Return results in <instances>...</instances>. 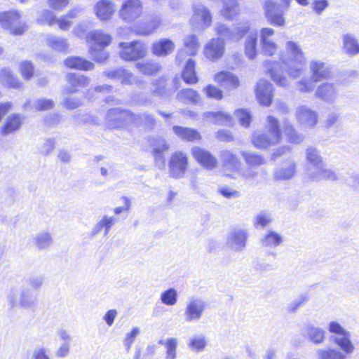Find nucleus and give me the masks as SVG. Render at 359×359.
Returning a JSON list of instances; mask_svg holds the SVG:
<instances>
[{"label":"nucleus","mask_w":359,"mask_h":359,"mask_svg":"<svg viewBox=\"0 0 359 359\" xmlns=\"http://www.w3.org/2000/svg\"><path fill=\"white\" fill-rule=\"evenodd\" d=\"M206 309L203 299L198 297H191L186 302L184 318L187 323H196L201 320Z\"/></svg>","instance_id":"6"},{"label":"nucleus","mask_w":359,"mask_h":359,"mask_svg":"<svg viewBox=\"0 0 359 359\" xmlns=\"http://www.w3.org/2000/svg\"><path fill=\"white\" fill-rule=\"evenodd\" d=\"M46 41L49 47L57 51L66 50L68 48L66 39L55 36H48Z\"/></svg>","instance_id":"48"},{"label":"nucleus","mask_w":359,"mask_h":359,"mask_svg":"<svg viewBox=\"0 0 359 359\" xmlns=\"http://www.w3.org/2000/svg\"><path fill=\"white\" fill-rule=\"evenodd\" d=\"M160 299L167 306H173L177 303V292L174 288H170L161 293Z\"/></svg>","instance_id":"53"},{"label":"nucleus","mask_w":359,"mask_h":359,"mask_svg":"<svg viewBox=\"0 0 359 359\" xmlns=\"http://www.w3.org/2000/svg\"><path fill=\"white\" fill-rule=\"evenodd\" d=\"M235 115L238 119L241 125L244 127H248L252 119L250 111L248 109H238L235 112Z\"/></svg>","instance_id":"57"},{"label":"nucleus","mask_w":359,"mask_h":359,"mask_svg":"<svg viewBox=\"0 0 359 359\" xmlns=\"http://www.w3.org/2000/svg\"><path fill=\"white\" fill-rule=\"evenodd\" d=\"M203 92L208 98L220 100L224 97V93L222 89L212 85L209 84L203 88Z\"/></svg>","instance_id":"54"},{"label":"nucleus","mask_w":359,"mask_h":359,"mask_svg":"<svg viewBox=\"0 0 359 359\" xmlns=\"http://www.w3.org/2000/svg\"><path fill=\"white\" fill-rule=\"evenodd\" d=\"M139 114L123 110L119 108L111 109L106 116V125L109 128H118L123 126H140L142 122Z\"/></svg>","instance_id":"4"},{"label":"nucleus","mask_w":359,"mask_h":359,"mask_svg":"<svg viewBox=\"0 0 359 359\" xmlns=\"http://www.w3.org/2000/svg\"><path fill=\"white\" fill-rule=\"evenodd\" d=\"M257 34L255 32H249L245 37L244 44V53L249 60H253L257 55Z\"/></svg>","instance_id":"34"},{"label":"nucleus","mask_w":359,"mask_h":359,"mask_svg":"<svg viewBox=\"0 0 359 359\" xmlns=\"http://www.w3.org/2000/svg\"><path fill=\"white\" fill-rule=\"evenodd\" d=\"M0 25L15 35H20L26 29L25 25L20 21V14L13 11L0 13Z\"/></svg>","instance_id":"7"},{"label":"nucleus","mask_w":359,"mask_h":359,"mask_svg":"<svg viewBox=\"0 0 359 359\" xmlns=\"http://www.w3.org/2000/svg\"><path fill=\"white\" fill-rule=\"evenodd\" d=\"M172 130L179 138L185 141H200L202 137L200 133L194 128L175 126Z\"/></svg>","instance_id":"33"},{"label":"nucleus","mask_w":359,"mask_h":359,"mask_svg":"<svg viewBox=\"0 0 359 359\" xmlns=\"http://www.w3.org/2000/svg\"><path fill=\"white\" fill-rule=\"evenodd\" d=\"M189 168V158L187 154L182 151L172 153L168 161L169 175L175 179H182Z\"/></svg>","instance_id":"5"},{"label":"nucleus","mask_w":359,"mask_h":359,"mask_svg":"<svg viewBox=\"0 0 359 359\" xmlns=\"http://www.w3.org/2000/svg\"><path fill=\"white\" fill-rule=\"evenodd\" d=\"M177 99L184 104H195L198 102L201 96L196 90L191 88H185L177 93Z\"/></svg>","instance_id":"38"},{"label":"nucleus","mask_w":359,"mask_h":359,"mask_svg":"<svg viewBox=\"0 0 359 359\" xmlns=\"http://www.w3.org/2000/svg\"><path fill=\"white\" fill-rule=\"evenodd\" d=\"M203 118L215 124L229 125L231 122V117L223 112L206 111L203 114Z\"/></svg>","instance_id":"39"},{"label":"nucleus","mask_w":359,"mask_h":359,"mask_svg":"<svg viewBox=\"0 0 359 359\" xmlns=\"http://www.w3.org/2000/svg\"><path fill=\"white\" fill-rule=\"evenodd\" d=\"M219 156L225 171L233 172L239 171L241 166V161L232 151L229 149L222 150Z\"/></svg>","instance_id":"20"},{"label":"nucleus","mask_w":359,"mask_h":359,"mask_svg":"<svg viewBox=\"0 0 359 359\" xmlns=\"http://www.w3.org/2000/svg\"><path fill=\"white\" fill-rule=\"evenodd\" d=\"M213 80L215 83L220 84L226 90H231L237 88L240 81L237 76L227 71H222L214 75Z\"/></svg>","instance_id":"25"},{"label":"nucleus","mask_w":359,"mask_h":359,"mask_svg":"<svg viewBox=\"0 0 359 359\" xmlns=\"http://www.w3.org/2000/svg\"><path fill=\"white\" fill-rule=\"evenodd\" d=\"M302 334L313 344H320L325 339L326 332L320 327L308 325L302 329Z\"/></svg>","instance_id":"28"},{"label":"nucleus","mask_w":359,"mask_h":359,"mask_svg":"<svg viewBox=\"0 0 359 359\" xmlns=\"http://www.w3.org/2000/svg\"><path fill=\"white\" fill-rule=\"evenodd\" d=\"M283 132L287 135L288 140L294 144H299L304 140L303 135L297 133L292 125L287 121L284 122Z\"/></svg>","instance_id":"49"},{"label":"nucleus","mask_w":359,"mask_h":359,"mask_svg":"<svg viewBox=\"0 0 359 359\" xmlns=\"http://www.w3.org/2000/svg\"><path fill=\"white\" fill-rule=\"evenodd\" d=\"M20 70L22 77L25 79H30L33 76L34 67L30 62H22L20 64Z\"/></svg>","instance_id":"62"},{"label":"nucleus","mask_w":359,"mask_h":359,"mask_svg":"<svg viewBox=\"0 0 359 359\" xmlns=\"http://www.w3.org/2000/svg\"><path fill=\"white\" fill-rule=\"evenodd\" d=\"M248 237L247 230L241 228L231 230L226 239V245L231 250L241 252L244 250Z\"/></svg>","instance_id":"14"},{"label":"nucleus","mask_w":359,"mask_h":359,"mask_svg":"<svg viewBox=\"0 0 359 359\" xmlns=\"http://www.w3.org/2000/svg\"><path fill=\"white\" fill-rule=\"evenodd\" d=\"M95 15L101 20L111 19L114 11L115 5L110 0H100L94 6Z\"/></svg>","instance_id":"26"},{"label":"nucleus","mask_w":359,"mask_h":359,"mask_svg":"<svg viewBox=\"0 0 359 359\" xmlns=\"http://www.w3.org/2000/svg\"><path fill=\"white\" fill-rule=\"evenodd\" d=\"M21 125V118L18 114H12L7 118L2 129L4 134H8L18 130Z\"/></svg>","instance_id":"46"},{"label":"nucleus","mask_w":359,"mask_h":359,"mask_svg":"<svg viewBox=\"0 0 359 359\" xmlns=\"http://www.w3.org/2000/svg\"><path fill=\"white\" fill-rule=\"evenodd\" d=\"M184 48L177 54V60L182 61L187 55L194 56L199 48L198 38L195 34H189L183 39Z\"/></svg>","instance_id":"19"},{"label":"nucleus","mask_w":359,"mask_h":359,"mask_svg":"<svg viewBox=\"0 0 359 359\" xmlns=\"http://www.w3.org/2000/svg\"><path fill=\"white\" fill-rule=\"evenodd\" d=\"M136 67L142 74H144L145 75H152V74L159 72L161 69V65L158 63H156V62H146V63L137 62L136 64Z\"/></svg>","instance_id":"52"},{"label":"nucleus","mask_w":359,"mask_h":359,"mask_svg":"<svg viewBox=\"0 0 359 359\" xmlns=\"http://www.w3.org/2000/svg\"><path fill=\"white\" fill-rule=\"evenodd\" d=\"M207 345L205 337L202 335H194L190 337L187 344L189 348L194 352L203 351Z\"/></svg>","instance_id":"47"},{"label":"nucleus","mask_w":359,"mask_h":359,"mask_svg":"<svg viewBox=\"0 0 359 359\" xmlns=\"http://www.w3.org/2000/svg\"><path fill=\"white\" fill-rule=\"evenodd\" d=\"M195 65L196 62L192 59H189L187 62L186 66L182 72V78L187 83L193 84L198 81L195 72Z\"/></svg>","instance_id":"41"},{"label":"nucleus","mask_w":359,"mask_h":359,"mask_svg":"<svg viewBox=\"0 0 359 359\" xmlns=\"http://www.w3.org/2000/svg\"><path fill=\"white\" fill-rule=\"evenodd\" d=\"M285 53L282 55L281 61L287 66V73L292 78L299 77L303 71L306 62L304 53L300 46L293 41L285 43Z\"/></svg>","instance_id":"2"},{"label":"nucleus","mask_w":359,"mask_h":359,"mask_svg":"<svg viewBox=\"0 0 359 359\" xmlns=\"http://www.w3.org/2000/svg\"><path fill=\"white\" fill-rule=\"evenodd\" d=\"M88 53L92 59L97 62H104L109 57V54L104 48L90 46L88 48Z\"/></svg>","instance_id":"50"},{"label":"nucleus","mask_w":359,"mask_h":359,"mask_svg":"<svg viewBox=\"0 0 359 359\" xmlns=\"http://www.w3.org/2000/svg\"><path fill=\"white\" fill-rule=\"evenodd\" d=\"M40 24L53 25L56 22L54 13L48 9L43 10L37 19Z\"/></svg>","instance_id":"55"},{"label":"nucleus","mask_w":359,"mask_h":359,"mask_svg":"<svg viewBox=\"0 0 359 359\" xmlns=\"http://www.w3.org/2000/svg\"><path fill=\"white\" fill-rule=\"evenodd\" d=\"M175 48V43L171 40L168 39H161L153 43L151 50L155 55L165 57L172 53Z\"/></svg>","instance_id":"30"},{"label":"nucleus","mask_w":359,"mask_h":359,"mask_svg":"<svg viewBox=\"0 0 359 359\" xmlns=\"http://www.w3.org/2000/svg\"><path fill=\"white\" fill-rule=\"evenodd\" d=\"M67 81L69 85L67 88L68 93H76L80 88H84L90 83V79L83 75L69 74L67 75Z\"/></svg>","instance_id":"31"},{"label":"nucleus","mask_w":359,"mask_h":359,"mask_svg":"<svg viewBox=\"0 0 359 359\" xmlns=\"http://www.w3.org/2000/svg\"><path fill=\"white\" fill-rule=\"evenodd\" d=\"M191 154L197 163L207 170H214L218 165L217 158L204 148L198 146L193 147Z\"/></svg>","instance_id":"12"},{"label":"nucleus","mask_w":359,"mask_h":359,"mask_svg":"<svg viewBox=\"0 0 359 359\" xmlns=\"http://www.w3.org/2000/svg\"><path fill=\"white\" fill-rule=\"evenodd\" d=\"M271 220V217L268 213L260 212L254 217L253 224L256 228H264L270 223Z\"/></svg>","instance_id":"59"},{"label":"nucleus","mask_w":359,"mask_h":359,"mask_svg":"<svg viewBox=\"0 0 359 359\" xmlns=\"http://www.w3.org/2000/svg\"><path fill=\"white\" fill-rule=\"evenodd\" d=\"M159 344L164 345L166 350V359H175L177 355V346L178 341L176 338H168L161 340Z\"/></svg>","instance_id":"44"},{"label":"nucleus","mask_w":359,"mask_h":359,"mask_svg":"<svg viewBox=\"0 0 359 359\" xmlns=\"http://www.w3.org/2000/svg\"><path fill=\"white\" fill-rule=\"evenodd\" d=\"M338 95L337 85L333 83H323L318 86L315 95L327 103H333Z\"/></svg>","instance_id":"22"},{"label":"nucleus","mask_w":359,"mask_h":359,"mask_svg":"<svg viewBox=\"0 0 359 359\" xmlns=\"http://www.w3.org/2000/svg\"><path fill=\"white\" fill-rule=\"evenodd\" d=\"M309 71L313 81L319 82L331 76V67L325 62L313 60L309 62Z\"/></svg>","instance_id":"17"},{"label":"nucleus","mask_w":359,"mask_h":359,"mask_svg":"<svg viewBox=\"0 0 359 359\" xmlns=\"http://www.w3.org/2000/svg\"><path fill=\"white\" fill-rule=\"evenodd\" d=\"M62 104L68 109H75L82 104V102L76 97H67L63 100Z\"/></svg>","instance_id":"63"},{"label":"nucleus","mask_w":359,"mask_h":359,"mask_svg":"<svg viewBox=\"0 0 359 359\" xmlns=\"http://www.w3.org/2000/svg\"><path fill=\"white\" fill-rule=\"evenodd\" d=\"M264 15L271 25L283 27L286 24L284 13L280 4L273 0H266L264 4Z\"/></svg>","instance_id":"11"},{"label":"nucleus","mask_w":359,"mask_h":359,"mask_svg":"<svg viewBox=\"0 0 359 359\" xmlns=\"http://www.w3.org/2000/svg\"><path fill=\"white\" fill-rule=\"evenodd\" d=\"M34 242L39 250H47L53 245L54 240L50 232L42 231L35 235Z\"/></svg>","instance_id":"37"},{"label":"nucleus","mask_w":359,"mask_h":359,"mask_svg":"<svg viewBox=\"0 0 359 359\" xmlns=\"http://www.w3.org/2000/svg\"><path fill=\"white\" fill-rule=\"evenodd\" d=\"M149 144L156 161L163 162V153L169 149L167 141L161 137H153L149 140Z\"/></svg>","instance_id":"29"},{"label":"nucleus","mask_w":359,"mask_h":359,"mask_svg":"<svg viewBox=\"0 0 359 359\" xmlns=\"http://www.w3.org/2000/svg\"><path fill=\"white\" fill-rule=\"evenodd\" d=\"M264 247L273 248L278 246L283 242V237L276 231H267L261 240Z\"/></svg>","instance_id":"40"},{"label":"nucleus","mask_w":359,"mask_h":359,"mask_svg":"<svg viewBox=\"0 0 359 359\" xmlns=\"http://www.w3.org/2000/svg\"><path fill=\"white\" fill-rule=\"evenodd\" d=\"M327 330L334 336L333 342L340 348H319L316 353L318 359H346L347 355H351L355 346L351 339V333L337 321L327 323Z\"/></svg>","instance_id":"1"},{"label":"nucleus","mask_w":359,"mask_h":359,"mask_svg":"<svg viewBox=\"0 0 359 359\" xmlns=\"http://www.w3.org/2000/svg\"><path fill=\"white\" fill-rule=\"evenodd\" d=\"M344 48L351 55L359 53V43L353 34H346L343 36Z\"/></svg>","instance_id":"42"},{"label":"nucleus","mask_w":359,"mask_h":359,"mask_svg":"<svg viewBox=\"0 0 359 359\" xmlns=\"http://www.w3.org/2000/svg\"><path fill=\"white\" fill-rule=\"evenodd\" d=\"M296 117L299 123L306 128L313 127L318 121V113L306 105L297 108Z\"/></svg>","instance_id":"18"},{"label":"nucleus","mask_w":359,"mask_h":359,"mask_svg":"<svg viewBox=\"0 0 359 359\" xmlns=\"http://www.w3.org/2000/svg\"><path fill=\"white\" fill-rule=\"evenodd\" d=\"M88 47L95 46L104 48L108 46L111 41V36L102 29H95L88 32L86 36Z\"/></svg>","instance_id":"24"},{"label":"nucleus","mask_w":359,"mask_h":359,"mask_svg":"<svg viewBox=\"0 0 359 359\" xmlns=\"http://www.w3.org/2000/svg\"><path fill=\"white\" fill-rule=\"evenodd\" d=\"M121 50L119 52L121 58L126 61L137 60L144 57L147 54V48L142 43L135 41L130 43H119Z\"/></svg>","instance_id":"8"},{"label":"nucleus","mask_w":359,"mask_h":359,"mask_svg":"<svg viewBox=\"0 0 359 359\" xmlns=\"http://www.w3.org/2000/svg\"><path fill=\"white\" fill-rule=\"evenodd\" d=\"M0 81L6 86L13 88H18L20 83L13 76L9 69L4 68L0 72Z\"/></svg>","instance_id":"43"},{"label":"nucleus","mask_w":359,"mask_h":359,"mask_svg":"<svg viewBox=\"0 0 359 359\" xmlns=\"http://www.w3.org/2000/svg\"><path fill=\"white\" fill-rule=\"evenodd\" d=\"M212 22V15L203 5L198 4L194 7L190 24L195 30H203L209 27Z\"/></svg>","instance_id":"10"},{"label":"nucleus","mask_w":359,"mask_h":359,"mask_svg":"<svg viewBox=\"0 0 359 359\" xmlns=\"http://www.w3.org/2000/svg\"><path fill=\"white\" fill-rule=\"evenodd\" d=\"M118 221V218L114 216L109 217L104 215L94 226L92 229L91 234L95 236L99 233L102 229L104 230V236H107L110 229Z\"/></svg>","instance_id":"35"},{"label":"nucleus","mask_w":359,"mask_h":359,"mask_svg":"<svg viewBox=\"0 0 359 359\" xmlns=\"http://www.w3.org/2000/svg\"><path fill=\"white\" fill-rule=\"evenodd\" d=\"M256 95L260 104L269 106L273 98L272 85L266 80L260 79L257 83Z\"/></svg>","instance_id":"23"},{"label":"nucleus","mask_w":359,"mask_h":359,"mask_svg":"<svg viewBox=\"0 0 359 359\" xmlns=\"http://www.w3.org/2000/svg\"><path fill=\"white\" fill-rule=\"evenodd\" d=\"M274 34V29L270 27L262 28L259 31L261 52L264 55L273 56L278 50V45L272 39Z\"/></svg>","instance_id":"13"},{"label":"nucleus","mask_w":359,"mask_h":359,"mask_svg":"<svg viewBox=\"0 0 359 359\" xmlns=\"http://www.w3.org/2000/svg\"><path fill=\"white\" fill-rule=\"evenodd\" d=\"M241 154L245 163L250 166H257L265 163L263 156L257 153L243 151Z\"/></svg>","instance_id":"51"},{"label":"nucleus","mask_w":359,"mask_h":359,"mask_svg":"<svg viewBox=\"0 0 359 359\" xmlns=\"http://www.w3.org/2000/svg\"><path fill=\"white\" fill-rule=\"evenodd\" d=\"M316 83L312 77L310 79H302L297 83V88L302 93L311 92L314 89Z\"/></svg>","instance_id":"56"},{"label":"nucleus","mask_w":359,"mask_h":359,"mask_svg":"<svg viewBox=\"0 0 359 359\" xmlns=\"http://www.w3.org/2000/svg\"><path fill=\"white\" fill-rule=\"evenodd\" d=\"M151 22V24H152V27L151 28H149V29H137L136 30V32L137 34L139 35H144V36H147V35H149L154 32H156V30L157 29H158L161 25H163L162 23V20L158 18V17H156L155 18H154L152 20Z\"/></svg>","instance_id":"60"},{"label":"nucleus","mask_w":359,"mask_h":359,"mask_svg":"<svg viewBox=\"0 0 359 359\" xmlns=\"http://www.w3.org/2000/svg\"><path fill=\"white\" fill-rule=\"evenodd\" d=\"M33 359H50L49 351L44 346H37L35 348L33 355Z\"/></svg>","instance_id":"64"},{"label":"nucleus","mask_w":359,"mask_h":359,"mask_svg":"<svg viewBox=\"0 0 359 359\" xmlns=\"http://www.w3.org/2000/svg\"><path fill=\"white\" fill-rule=\"evenodd\" d=\"M143 6L140 0H125L118 15L123 21L131 22L141 16Z\"/></svg>","instance_id":"9"},{"label":"nucleus","mask_w":359,"mask_h":359,"mask_svg":"<svg viewBox=\"0 0 359 359\" xmlns=\"http://www.w3.org/2000/svg\"><path fill=\"white\" fill-rule=\"evenodd\" d=\"M306 160L309 165L306 167V175L308 177V172L310 170L315 169L323 164V158L319 151L314 147H308L306 150Z\"/></svg>","instance_id":"36"},{"label":"nucleus","mask_w":359,"mask_h":359,"mask_svg":"<svg viewBox=\"0 0 359 359\" xmlns=\"http://www.w3.org/2000/svg\"><path fill=\"white\" fill-rule=\"evenodd\" d=\"M64 63L69 68L82 71H90L95 68L94 63L81 57H69L65 59Z\"/></svg>","instance_id":"32"},{"label":"nucleus","mask_w":359,"mask_h":359,"mask_svg":"<svg viewBox=\"0 0 359 359\" xmlns=\"http://www.w3.org/2000/svg\"><path fill=\"white\" fill-rule=\"evenodd\" d=\"M296 170V163L293 160H287L275 169L273 178L277 181L289 180L294 176Z\"/></svg>","instance_id":"21"},{"label":"nucleus","mask_w":359,"mask_h":359,"mask_svg":"<svg viewBox=\"0 0 359 359\" xmlns=\"http://www.w3.org/2000/svg\"><path fill=\"white\" fill-rule=\"evenodd\" d=\"M55 103L52 100L41 98L37 100L33 106L37 111H45L52 109Z\"/></svg>","instance_id":"61"},{"label":"nucleus","mask_w":359,"mask_h":359,"mask_svg":"<svg viewBox=\"0 0 359 359\" xmlns=\"http://www.w3.org/2000/svg\"><path fill=\"white\" fill-rule=\"evenodd\" d=\"M222 1L224 3V7L221 12L226 18L231 19L238 13L239 8L236 0Z\"/></svg>","instance_id":"45"},{"label":"nucleus","mask_w":359,"mask_h":359,"mask_svg":"<svg viewBox=\"0 0 359 359\" xmlns=\"http://www.w3.org/2000/svg\"><path fill=\"white\" fill-rule=\"evenodd\" d=\"M312 181H320L323 180L335 181L338 180L337 175L331 169L325 168L324 164L315 169L310 170L308 177Z\"/></svg>","instance_id":"27"},{"label":"nucleus","mask_w":359,"mask_h":359,"mask_svg":"<svg viewBox=\"0 0 359 359\" xmlns=\"http://www.w3.org/2000/svg\"><path fill=\"white\" fill-rule=\"evenodd\" d=\"M308 299L307 295L301 294L287 305V310L292 313L296 312L299 307L308 302Z\"/></svg>","instance_id":"58"},{"label":"nucleus","mask_w":359,"mask_h":359,"mask_svg":"<svg viewBox=\"0 0 359 359\" xmlns=\"http://www.w3.org/2000/svg\"><path fill=\"white\" fill-rule=\"evenodd\" d=\"M225 52L224 41L221 38H212L209 40L203 48L205 57L212 62L220 59Z\"/></svg>","instance_id":"15"},{"label":"nucleus","mask_w":359,"mask_h":359,"mask_svg":"<svg viewBox=\"0 0 359 359\" xmlns=\"http://www.w3.org/2000/svg\"><path fill=\"white\" fill-rule=\"evenodd\" d=\"M266 133H255L252 136V143L258 149H267L279 142L281 134L279 121L272 116L266 118Z\"/></svg>","instance_id":"3"},{"label":"nucleus","mask_w":359,"mask_h":359,"mask_svg":"<svg viewBox=\"0 0 359 359\" xmlns=\"http://www.w3.org/2000/svg\"><path fill=\"white\" fill-rule=\"evenodd\" d=\"M215 29L217 34L226 38L227 40L236 41L248 32L249 26L247 24H243L231 30L224 25L217 23Z\"/></svg>","instance_id":"16"}]
</instances>
